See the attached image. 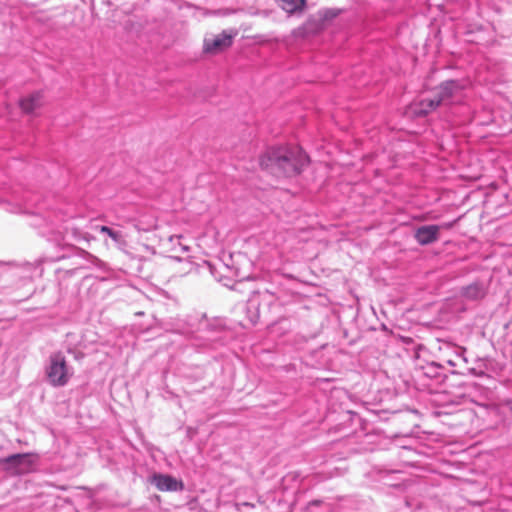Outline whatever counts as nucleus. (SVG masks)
Here are the masks:
<instances>
[{"label": "nucleus", "instance_id": "1", "mask_svg": "<svg viewBox=\"0 0 512 512\" xmlns=\"http://www.w3.org/2000/svg\"><path fill=\"white\" fill-rule=\"evenodd\" d=\"M0 207L10 213L31 216V226L47 227L48 231H55L62 221L58 213L47 209V205L40 195L19 186L0 188Z\"/></svg>", "mask_w": 512, "mask_h": 512}, {"label": "nucleus", "instance_id": "2", "mask_svg": "<svg viewBox=\"0 0 512 512\" xmlns=\"http://www.w3.org/2000/svg\"><path fill=\"white\" fill-rule=\"evenodd\" d=\"M170 331L191 340L197 349L217 350L228 344L231 332L220 318L208 319L206 314L190 315L186 320H177Z\"/></svg>", "mask_w": 512, "mask_h": 512}, {"label": "nucleus", "instance_id": "3", "mask_svg": "<svg viewBox=\"0 0 512 512\" xmlns=\"http://www.w3.org/2000/svg\"><path fill=\"white\" fill-rule=\"evenodd\" d=\"M311 158L297 144L269 145L259 156L262 171L277 179H291L301 175L309 166Z\"/></svg>", "mask_w": 512, "mask_h": 512}, {"label": "nucleus", "instance_id": "4", "mask_svg": "<svg viewBox=\"0 0 512 512\" xmlns=\"http://www.w3.org/2000/svg\"><path fill=\"white\" fill-rule=\"evenodd\" d=\"M74 375V368L70 366L62 351L52 352L44 366L45 381L53 388L66 386Z\"/></svg>", "mask_w": 512, "mask_h": 512}, {"label": "nucleus", "instance_id": "5", "mask_svg": "<svg viewBox=\"0 0 512 512\" xmlns=\"http://www.w3.org/2000/svg\"><path fill=\"white\" fill-rule=\"evenodd\" d=\"M38 455L32 452H18L0 457V469L10 476H22L36 469Z\"/></svg>", "mask_w": 512, "mask_h": 512}, {"label": "nucleus", "instance_id": "6", "mask_svg": "<svg viewBox=\"0 0 512 512\" xmlns=\"http://www.w3.org/2000/svg\"><path fill=\"white\" fill-rule=\"evenodd\" d=\"M467 83L464 79H447L429 90L440 107L459 104L464 96Z\"/></svg>", "mask_w": 512, "mask_h": 512}, {"label": "nucleus", "instance_id": "7", "mask_svg": "<svg viewBox=\"0 0 512 512\" xmlns=\"http://www.w3.org/2000/svg\"><path fill=\"white\" fill-rule=\"evenodd\" d=\"M71 260L70 266H62L56 269V272H65L67 275L72 276L77 271L85 267V263L93 264L98 260L94 255L74 245H69L63 248V253L57 256L53 261Z\"/></svg>", "mask_w": 512, "mask_h": 512}, {"label": "nucleus", "instance_id": "8", "mask_svg": "<svg viewBox=\"0 0 512 512\" xmlns=\"http://www.w3.org/2000/svg\"><path fill=\"white\" fill-rule=\"evenodd\" d=\"M235 29L223 30L213 38H205L203 43V52L210 55L220 54L229 49L237 36Z\"/></svg>", "mask_w": 512, "mask_h": 512}, {"label": "nucleus", "instance_id": "9", "mask_svg": "<svg viewBox=\"0 0 512 512\" xmlns=\"http://www.w3.org/2000/svg\"><path fill=\"white\" fill-rule=\"evenodd\" d=\"M440 108L432 93L415 98L407 107L406 114L413 119L426 118Z\"/></svg>", "mask_w": 512, "mask_h": 512}, {"label": "nucleus", "instance_id": "10", "mask_svg": "<svg viewBox=\"0 0 512 512\" xmlns=\"http://www.w3.org/2000/svg\"><path fill=\"white\" fill-rule=\"evenodd\" d=\"M150 483L161 492H182L185 489L183 480L169 473H153L150 476Z\"/></svg>", "mask_w": 512, "mask_h": 512}, {"label": "nucleus", "instance_id": "11", "mask_svg": "<svg viewBox=\"0 0 512 512\" xmlns=\"http://www.w3.org/2000/svg\"><path fill=\"white\" fill-rule=\"evenodd\" d=\"M442 226L437 224H425L414 230V239L421 246H428L436 243L441 236Z\"/></svg>", "mask_w": 512, "mask_h": 512}, {"label": "nucleus", "instance_id": "12", "mask_svg": "<svg viewBox=\"0 0 512 512\" xmlns=\"http://www.w3.org/2000/svg\"><path fill=\"white\" fill-rule=\"evenodd\" d=\"M44 91L35 90L18 100L20 110L26 115H34L36 110L43 106Z\"/></svg>", "mask_w": 512, "mask_h": 512}, {"label": "nucleus", "instance_id": "13", "mask_svg": "<svg viewBox=\"0 0 512 512\" xmlns=\"http://www.w3.org/2000/svg\"><path fill=\"white\" fill-rule=\"evenodd\" d=\"M340 14V10L335 8H327L319 12L321 22L315 23L312 27V20H308L299 30H302L304 34H317L322 28L323 23L335 19Z\"/></svg>", "mask_w": 512, "mask_h": 512}, {"label": "nucleus", "instance_id": "14", "mask_svg": "<svg viewBox=\"0 0 512 512\" xmlns=\"http://www.w3.org/2000/svg\"><path fill=\"white\" fill-rule=\"evenodd\" d=\"M485 285L480 281H475L469 285L463 286L460 289V295L466 300L478 301L486 296Z\"/></svg>", "mask_w": 512, "mask_h": 512}, {"label": "nucleus", "instance_id": "15", "mask_svg": "<svg viewBox=\"0 0 512 512\" xmlns=\"http://www.w3.org/2000/svg\"><path fill=\"white\" fill-rule=\"evenodd\" d=\"M278 6L289 16H301L307 9V0H277Z\"/></svg>", "mask_w": 512, "mask_h": 512}, {"label": "nucleus", "instance_id": "16", "mask_svg": "<svg viewBox=\"0 0 512 512\" xmlns=\"http://www.w3.org/2000/svg\"><path fill=\"white\" fill-rule=\"evenodd\" d=\"M97 229L101 234L108 236L117 248L123 250L127 246V241L121 230L107 225L98 226Z\"/></svg>", "mask_w": 512, "mask_h": 512}, {"label": "nucleus", "instance_id": "17", "mask_svg": "<svg viewBox=\"0 0 512 512\" xmlns=\"http://www.w3.org/2000/svg\"><path fill=\"white\" fill-rule=\"evenodd\" d=\"M444 365L439 362H431L428 363L425 367H423V374L431 379H440L444 374Z\"/></svg>", "mask_w": 512, "mask_h": 512}, {"label": "nucleus", "instance_id": "18", "mask_svg": "<svg viewBox=\"0 0 512 512\" xmlns=\"http://www.w3.org/2000/svg\"><path fill=\"white\" fill-rule=\"evenodd\" d=\"M399 470L386 469L382 468L378 471V479L383 482L385 485L396 487L398 483L394 482L395 475L398 474Z\"/></svg>", "mask_w": 512, "mask_h": 512}, {"label": "nucleus", "instance_id": "19", "mask_svg": "<svg viewBox=\"0 0 512 512\" xmlns=\"http://www.w3.org/2000/svg\"><path fill=\"white\" fill-rule=\"evenodd\" d=\"M247 316L252 325H256L259 320L258 303L255 299H250L247 303Z\"/></svg>", "mask_w": 512, "mask_h": 512}, {"label": "nucleus", "instance_id": "20", "mask_svg": "<svg viewBox=\"0 0 512 512\" xmlns=\"http://www.w3.org/2000/svg\"><path fill=\"white\" fill-rule=\"evenodd\" d=\"M67 353L72 355L73 358L77 361H81L85 357V353L76 347H68Z\"/></svg>", "mask_w": 512, "mask_h": 512}, {"label": "nucleus", "instance_id": "21", "mask_svg": "<svg viewBox=\"0 0 512 512\" xmlns=\"http://www.w3.org/2000/svg\"><path fill=\"white\" fill-rule=\"evenodd\" d=\"M454 352H455L456 358L458 360H460L464 364H466L468 362L466 357H465V355H464L465 352H466V348L461 347V346H457V347L454 348Z\"/></svg>", "mask_w": 512, "mask_h": 512}, {"label": "nucleus", "instance_id": "22", "mask_svg": "<svg viewBox=\"0 0 512 512\" xmlns=\"http://www.w3.org/2000/svg\"><path fill=\"white\" fill-rule=\"evenodd\" d=\"M455 223H456V220H453V221L442 223L439 225L442 226V229H451L455 225Z\"/></svg>", "mask_w": 512, "mask_h": 512}, {"label": "nucleus", "instance_id": "23", "mask_svg": "<svg viewBox=\"0 0 512 512\" xmlns=\"http://www.w3.org/2000/svg\"><path fill=\"white\" fill-rule=\"evenodd\" d=\"M136 271H142V258L137 259Z\"/></svg>", "mask_w": 512, "mask_h": 512}, {"label": "nucleus", "instance_id": "24", "mask_svg": "<svg viewBox=\"0 0 512 512\" xmlns=\"http://www.w3.org/2000/svg\"><path fill=\"white\" fill-rule=\"evenodd\" d=\"M466 370H467V372H468L469 374H472V375H474V376H479V375H480V374H478V373H477L476 368H468V367H467V368H466Z\"/></svg>", "mask_w": 512, "mask_h": 512}, {"label": "nucleus", "instance_id": "25", "mask_svg": "<svg viewBox=\"0 0 512 512\" xmlns=\"http://www.w3.org/2000/svg\"><path fill=\"white\" fill-rule=\"evenodd\" d=\"M446 363L449 365V366H452V367H455L458 365L457 361L456 360H453V359H448L446 360Z\"/></svg>", "mask_w": 512, "mask_h": 512}, {"label": "nucleus", "instance_id": "26", "mask_svg": "<svg viewBox=\"0 0 512 512\" xmlns=\"http://www.w3.org/2000/svg\"><path fill=\"white\" fill-rule=\"evenodd\" d=\"M235 276L240 277V278H241V280L249 279V277H248V276H241V275L239 274V272H238V271H236V272H235Z\"/></svg>", "mask_w": 512, "mask_h": 512}, {"label": "nucleus", "instance_id": "27", "mask_svg": "<svg viewBox=\"0 0 512 512\" xmlns=\"http://www.w3.org/2000/svg\"><path fill=\"white\" fill-rule=\"evenodd\" d=\"M292 369H294V365H293V364H289V365H286V366H285V370H286L287 372H290Z\"/></svg>", "mask_w": 512, "mask_h": 512}, {"label": "nucleus", "instance_id": "28", "mask_svg": "<svg viewBox=\"0 0 512 512\" xmlns=\"http://www.w3.org/2000/svg\"><path fill=\"white\" fill-rule=\"evenodd\" d=\"M453 374H461V375H464L465 372L464 371H452Z\"/></svg>", "mask_w": 512, "mask_h": 512}, {"label": "nucleus", "instance_id": "29", "mask_svg": "<svg viewBox=\"0 0 512 512\" xmlns=\"http://www.w3.org/2000/svg\"><path fill=\"white\" fill-rule=\"evenodd\" d=\"M182 250H184V251H188V250H189V248H188V247H186V246H183V247H182Z\"/></svg>", "mask_w": 512, "mask_h": 512}]
</instances>
